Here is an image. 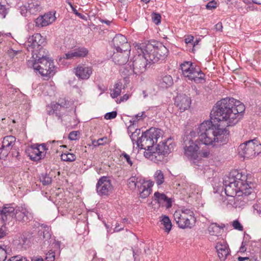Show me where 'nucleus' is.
<instances>
[{
	"instance_id": "f257e3e1",
	"label": "nucleus",
	"mask_w": 261,
	"mask_h": 261,
	"mask_svg": "<svg viewBox=\"0 0 261 261\" xmlns=\"http://www.w3.org/2000/svg\"><path fill=\"white\" fill-rule=\"evenodd\" d=\"M229 132L220 124L214 125L211 120L204 121L195 130L183 137L184 155L194 164L203 158L210 157L211 152L207 148L200 149V143L213 147L226 144L228 140Z\"/></svg>"
},
{
	"instance_id": "f03ea898",
	"label": "nucleus",
	"mask_w": 261,
	"mask_h": 261,
	"mask_svg": "<svg viewBox=\"0 0 261 261\" xmlns=\"http://www.w3.org/2000/svg\"><path fill=\"white\" fill-rule=\"evenodd\" d=\"M245 106L233 98L226 97L217 102L211 115L226 126L236 124L242 117Z\"/></svg>"
},
{
	"instance_id": "7ed1b4c3",
	"label": "nucleus",
	"mask_w": 261,
	"mask_h": 261,
	"mask_svg": "<svg viewBox=\"0 0 261 261\" xmlns=\"http://www.w3.org/2000/svg\"><path fill=\"white\" fill-rule=\"evenodd\" d=\"M14 215L16 220L22 224L27 223L33 218V214L24 206H17L14 208L10 206H5L0 210V220L2 221H10Z\"/></svg>"
},
{
	"instance_id": "20e7f679",
	"label": "nucleus",
	"mask_w": 261,
	"mask_h": 261,
	"mask_svg": "<svg viewBox=\"0 0 261 261\" xmlns=\"http://www.w3.org/2000/svg\"><path fill=\"white\" fill-rule=\"evenodd\" d=\"M137 48L146 51V56L149 63H155L164 60L167 56L168 49L161 43L157 42L155 45L149 43L137 44Z\"/></svg>"
},
{
	"instance_id": "39448f33",
	"label": "nucleus",
	"mask_w": 261,
	"mask_h": 261,
	"mask_svg": "<svg viewBox=\"0 0 261 261\" xmlns=\"http://www.w3.org/2000/svg\"><path fill=\"white\" fill-rule=\"evenodd\" d=\"M184 75L188 80L196 84L205 83V74L198 66L189 61H186L180 65Z\"/></svg>"
},
{
	"instance_id": "423d86ee",
	"label": "nucleus",
	"mask_w": 261,
	"mask_h": 261,
	"mask_svg": "<svg viewBox=\"0 0 261 261\" xmlns=\"http://www.w3.org/2000/svg\"><path fill=\"white\" fill-rule=\"evenodd\" d=\"M27 65L30 68H33L35 71H38L42 76H51L55 73L56 68L53 60L50 58L37 62L28 60Z\"/></svg>"
},
{
	"instance_id": "0eeeda50",
	"label": "nucleus",
	"mask_w": 261,
	"mask_h": 261,
	"mask_svg": "<svg viewBox=\"0 0 261 261\" xmlns=\"http://www.w3.org/2000/svg\"><path fill=\"white\" fill-rule=\"evenodd\" d=\"M238 152L244 158H252L261 152V144L256 139L249 140L239 146Z\"/></svg>"
},
{
	"instance_id": "6e6552de",
	"label": "nucleus",
	"mask_w": 261,
	"mask_h": 261,
	"mask_svg": "<svg viewBox=\"0 0 261 261\" xmlns=\"http://www.w3.org/2000/svg\"><path fill=\"white\" fill-rule=\"evenodd\" d=\"M194 214L190 209H182L176 211L173 216L178 226L181 228H191L192 224L191 221H195Z\"/></svg>"
},
{
	"instance_id": "1a4fd4ad",
	"label": "nucleus",
	"mask_w": 261,
	"mask_h": 261,
	"mask_svg": "<svg viewBox=\"0 0 261 261\" xmlns=\"http://www.w3.org/2000/svg\"><path fill=\"white\" fill-rule=\"evenodd\" d=\"M243 182V180L237 177H225L223 180L225 194L232 199L238 193H239V191H243V188L241 187Z\"/></svg>"
},
{
	"instance_id": "9d476101",
	"label": "nucleus",
	"mask_w": 261,
	"mask_h": 261,
	"mask_svg": "<svg viewBox=\"0 0 261 261\" xmlns=\"http://www.w3.org/2000/svg\"><path fill=\"white\" fill-rule=\"evenodd\" d=\"M138 178L136 176L130 177L127 180L128 186L129 188L133 189L140 183L141 186L139 187V185H138V187L140 197L142 198H145L150 195L152 191L151 188L153 185V182L151 180L145 181L144 180L142 182H141V180L138 181Z\"/></svg>"
},
{
	"instance_id": "9b49d317",
	"label": "nucleus",
	"mask_w": 261,
	"mask_h": 261,
	"mask_svg": "<svg viewBox=\"0 0 261 261\" xmlns=\"http://www.w3.org/2000/svg\"><path fill=\"white\" fill-rule=\"evenodd\" d=\"M167 141L163 142L162 144H159L155 151L152 152H146L145 155L149 158L151 161L159 163L164 160V158L171 151L173 146L171 143L167 144Z\"/></svg>"
},
{
	"instance_id": "f8f14e48",
	"label": "nucleus",
	"mask_w": 261,
	"mask_h": 261,
	"mask_svg": "<svg viewBox=\"0 0 261 261\" xmlns=\"http://www.w3.org/2000/svg\"><path fill=\"white\" fill-rule=\"evenodd\" d=\"M137 44L135 45V48L138 55L134 57L133 62V71L136 74H140L145 71L149 61L146 56V51L142 50V52H140V49L137 48Z\"/></svg>"
},
{
	"instance_id": "ddd939ff",
	"label": "nucleus",
	"mask_w": 261,
	"mask_h": 261,
	"mask_svg": "<svg viewBox=\"0 0 261 261\" xmlns=\"http://www.w3.org/2000/svg\"><path fill=\"white\" fill-rule=\"evenodd\" d=\"M113 189L110 180L107 176H102L96 184V190L100 196L109 195Z\"/></svg>"
},
{
	"instance_id": "4468645a",
	"label": "nucleus",
	"mask_w": 261,
	"mask_h": 261,
	"mask_svg": "<svg viewBox=\"0 0 261 261\" xmlns=\"http://www.w3.org/2000/svg\"><path fill=\"white\" fill-rule=\"evenodd\" d=\"M59 101L58 103H51L50 106H48L47 113L49 115L55 114L58 119L60 120L62 122V118L63 115L62 111L67 107V101L64 99H61Z\"/></svg>"
},
{
	"instance_id": "2eb2a0df",
	"label": "nucleus",
	"mask_w": 261,
	"mask_h": 261,
	"mask_svg": "<svg viewBox=\"0 0 261 261\" xmlns=\"http://www.w3.org/2000/svg\"><path fill=\"white\" fill-rule=\"evenodd\" d=\"M46 148L45 144H34L29 150V156L30 159L34 161H39L44 158L46 153Z\"/></svg>"
},
{
	"instance_id": "dca6fc26",
	"label": "nucleus",
	"mask_w": 261,
	"mask_h": 261,
	"mask_svg": "<svg viewBox=\"0 0 261 261\" xmlns=\"http://www.w3.org/2000/svg\"><path fill=\"white\" fill-rule=\"evenodd\" d=\"M254 198V193L251 192L247 194L246 192H243L242 195H238L237 197H233L229 199L230 204L235 207H241L247 204L249 201Z\"/></svg>"
},
{
	"instance_id": "f3484780",
	"label": "nucleus",
	"mask_w": 261,
	"mask_h": 261,
	"mask_svg": "<svg viewBox=\"0 0 261 261\" xmlns=\"http://www.w3.org/2000/svg\"><path fill=\"white\" fill-rule=\"evenodd\" d=\"M113 43L117 52L130 50V46L124 35L121 34L116 35L113 39Z\"/></svg>"
},
{
	"instance_id": "a211bd4d",
	"label": "nucleus",
	"mask_w": 261,
	"mask_h": 261,
	"mask_svg": "<svg viewBox=\"0 0 261 261\" xmlns=\"http://www.w3.org/2000/svg\"><path fill=\"white\" fill-rule=\"evenodd\" d=\"M45 44V38L40 34L36 33L29 38L27 45L34 50L44 46Z\"/></svg>"
},
{
	"instance_id": "6ab92c4d",
	"label": "nucleus",
	"mask_w": 261,
	"mask_h": 261,
	"mask_svg": "<svg viewBox=\"0 0 261 261\" xmlns=\"http://www.w3.org/2000/svg\"><path fill=\"white\" fill-rule=\"evenodd\" d=\"M93 71L92 67L85 64H79L74 68V72L76 76L81 80H88Z\"/></svg>"
},
{
	"instance_id": "aec40b11",
	"label": "nucleus",
	"mask_w": 261,
	"mask_h": 261,
	"mask_svg": "<svg viewBox=\"0 0 261 261\" xmlns=\"http://www.w3.org/2000/svg\"><path fill=\"white\" fill-rule=\"evenodd\" d=\"M56 19L55 12H49L39 16L35 20V25L37 27H46L54 22Z\"/></svg>"
},
{
	"instance_id": "412c9836",
	"label": "nucleus",
	"mask_w": 261,
	"mask_h": 261,
	"mask_svg": "<svg viewBox=\"0 0 261 261\" xmlns=\"http://www.w3.org/2000/svg\"><path fill=\"white\" fill-rule=\"evenodd\" d=\"M174 103L180 112H182L190 107L191 99L185 94L177 95L175 99Z\"/></svg>"
},
{
	"instance_id": "4be33fe9",
	"label": "nucleus",
	"mask_w": 261,
	"mask_h": 261,
	"mask_svg": "<svg viewBox=\"0 0 261 261\" xmlns=\"http://www.w3.org/2000/svg\"><path fill=\"white\" fill-rule=\"evenodd\" d=\"M215 248L221 261H224L230 254V250L226 242L223 240L217 242Z\"/></svg>"
},
{
	"instance_id": "5701e85b",
	"label": "nucleus",
	"mask_w": 261,
	"mask_h": 261,
	"mask_svg": "<svg viewBox=\"0 0 261 261\" xmlns=\"http://www.w3.org/2000/svg\"><path fill=\"white\" fill-rule=\"evenodd\" d=\"M146 135V132H145L142 134L141 137L137 139V144L141 149L149 151L154 143L153 139L147 137Z\"/></svg>"
},
{
	"instance_id": "b1692460",
	"label": "nucleus",
	"mask_w": 261,
	"mask_h": 261,
	"mask_svg": "<svg viewBox=\"0 0 261 261\" xmlns=\"http://www.w3.org/2000/svg\"><path fill=\"white\" fill-rule=\"evenodd\" d=\"M88 50L84 47L75 48L65 54L64 58L71 59L73 58H84L88 54Z\"/></svg>"
},
{
	"instance_id": "393cba45",
	"label": "nucleus",
	"mask_w": 261,
	"mask_h": 261,
	"mask_svg": "<svg viewBox=\"0 0 261 261\" xmlns=\"http://www.w3.org/2000/svg\"><path fill=\"white\" fill-rule=\"evenodd\" d=\"M31 51L32 57L30 60H35V62H37L50 58L48 51L44 48V46H41L40 48Z\"/></svg>"
},
{
	"instance_id": "a878e982",
	"label": "nucleus",
	"mask_w": 261,
	"mask_h": 261,
	"mask_svg": "<svg viewBox=\"0 0 261 261\" xmlns=\"http://www.w3.org/2000/svg\"><path fill=\"white\" fill-rule=\"evenodd\" d=\"M154 200L160 205L165 206L167 208L172 206L171 199L163 193L155 192L154 193Z\"/></svg>"
},
{
	"instance_id": "bb28decb",
	"label": "nucleus",
	"mask_w": 261,
	"mask_h": 261,
	"mask_svg": "<svg viewBox=\"0 0 261 261\" xmlns=\"http://www.w3.org/2000/svg\"><path fill=\"white\" fill-rule=\"evenodd\" d=\"M130 51H119L114 53L113 59L115 64L120 65H124L128 61Z\"/></svg>"
},
{
	"instance_id": "cd10ccee",
	"label": "nucleus",
	"mask_w": 261,
	"mask_h": 261,
	"mask_svg": "<svg viewBox=\"0 0 261 261\" xmlns=\"http://www.w3.org/2000/svg\"><path fill=\"white\" fill-rule=\"evenodd\" d=\"M163 131L160 128L151 127L146 131V136L153 139L154 143H156L158 139L163 136Z\"/></svg>"
},
{
	"instance_id": "c85d7f7f",
	"label": "nucleus",
	"mask_w": 261,
	"mask_h": 261,
	"mask_svg": "<svg viewBox=\"0 0 261 261\" xmlns=\"http://www.w3.org/2000/svg\"><path fill=\"white\" fill-rule=\"evenodd\" d=\"M29 14L30 15H37L42 9L41 5L37 2H31L27 4Z\"/></svg>"
},
{
	"instance_id": "c756f323",
	"label": "nucleus",
	"mask_w": 261,
	"mask_h": 261,
	"mask_svg": "<svg viewBox=\"0 0 261 261\" xmlns=\"http://www.w3.org/2000/svg\"><path fill=\"white\" fill-rule=\"evenodd\" d=\"M224 227V225L220 226L216 223H212L208 227V231L211 236L218 237L221 236L222 230Z\"/></svg>"
},
{
	"instance_id": "7c9ffc66",
	"label": "nucleus",
	"mask_w": 261,
	"mask_h": 261,
	"mask_svg": "<svg viewBox=\"0 0 261 261\" xmlns=\"http://www.w3.org/2000/svg\"><path fill=\"white\" fill-rule=\"evenodd\" d=\"M173 84V80L170 75H164L159 81L160 86L163 88H167Z\"/></svg>"
},
{
	"instance_id": "2f4dec72",
	"label": "nucleus",
	"mask_w": 261,
	"mask_h": 261,
	"mask_svg": "<svg viewBox=\"0 0 261 261\" xmlns=\"http://www.w3.org/2000/svg\"><path fill=\"white\" fill-rule=\"evenodd\" d=\"M16 141V138L13 136H7L4 138L3 141V145L10 149L14 145Z\"/></svg>"
},
{
	"instance_id": "473e14b6",
	"label": "nucleus",
	"mask_w": 261,
	"mask_h": 261,
	"mask_svg": "<svg viewBox=\"0 0 261 261\" xmlns=\"http://www.w3.org/2000/svg\"><path fill=\"white\" fill-rule=\"evenodd\" d=\"M155 182L158 186L162 185L165 181L164 174L161 170H157L153 175Z\"/></svg>"
},
{
	"instance_id": "72a5a7b5",
	"label": "nucleus",
	"mask_w": 261,
	"mask_h": 261,
	"mask_svg": "<svg viewBox=\"0 0 261 261\" xmlns=\"http://www.w3.org/2000/svg\"><path fill=\"white\" fill-rule=\"evenodd\" d=\"M161 222L164 226L165 231L168 233L169 232L172 228V224L169 218L167 216H163Z\"/></svg>"
},
{
	"instance_id": "f704fd0d",
	"label": "nucleus",
	"mask_w": 261,
	"mask_h": 261,
	"mask_svg": "<svg viewBox=\"0 0 261 261\" xmlns=\"http://www.w3.org/2000/svg\"><path fill=\"white\" fill-rule=\"evenodd\" d=\"M7 54L9 56V57L12 59H15V58L22 59V57L24 56L21 50H13L12 48H10L8 50Z\"/></svg>"
},
{
	"instance_id": "c9c22d12",
	"label": "nucleus",
	"mask_w": 261,
	"mask_h": 261,
	"mask_svg": "<svg viewBox=\"0 0 261 261\" xmlns=\"http://www.w3.org/2000/svg\"><path fill=\"white\" fill-rule=\"evenodd\" d=\"M123 87L122 83L119 82L114 85V88L111 93L112 98H115L120 95Z\"/></svg>"
},
{
	"instance_id": "e433bc0d",
	"label": "nucleus",
	"mask_w": 261,
	"mask_h": 261,
	"mask_svg": "<svg viewBox=\"0 0 261 261\" xmlns=\"http://www.w3.org/2000/svg\"><path fill=\"white\" fill-rule=\"evenodd\" d=\"M61 159L64 161L73 162L76 160V156L71 153H64L61 155Z\"/></svg>"
},
{
	"instance_id": "4c0bfd02",
	"label": "nucleus",
	"mask_w": 261,
	"mask_h": 261,
	"mask_svg": "<svg viewBox=\"0 0 261 261\" xmlns=\"http://www.w3.org/2000/svg\"><path fill=\"white\" fill-rule=\"evenodd\" d=\"M40 180L44 186L48 185L52 181L51 178L47 174H42L40 177Z\"/></svg>"
},
{
	"instance_id": "58836bf2",
	"label": "nucleus",
	"mask_w": 261,
	"mask_h": 261,
	"mask_svg": "<svg viewBox=\"0 0 261 261\" xmlns=\"http://www.w3.org/2000/svg\"><path fill=\"white\" fill-rule=\"evenodd\" d=\"M31 236L28 233L23 234L19 240L20 243L23 245H28L30 243Z\"/></svg>"
},
{
	"instance_id": "ea45409f",
	"label": "nucleus",
	"mask_w": 261,
	"mask_h": 261,
	"mask_svg": "<svg viewBox=\"0 0 261 261\" xmlns=\"http://www.w3.org/2000/svg\"><path fill=\"white\" fill-rule=\"evenodd\" d=\"M10 149L5 147L2 145L0 148V159H3L6 158L10 151Z\"/></svg>"
},
{
	"instance_id": "a19ab883",
	"label": "nucleus",
	"mask_w": 261,
	"mask_h": 261,
	"mask_svg": "<svg viewBox=\"0 0 261 261\" xmlns=\"http://www.w3.org/2000/svg\"><path fill=\"white\" fill-rule=\"evenodd\" d=\"M6 222L0 220V239L2 238L7 234L6 227L5 226Z\"/></svg>"
},
{
	"instance_id": "79ce46f5",
	"label": "nucleus",
	"mask_w": 261,
	"mask_h": 261,
	"mask_svg": "<svg viewBox=\"0 0 261 261\" xmlns=\"http://www.w3.org/2000/svg\"><path fill=\"white\" fill-rule=\"evenodd\" d=\"M232 226L235 229L240 231H242L243 230V226L238 220H235L232 222Z\"/></svg>"
},
{
	"instance_id": "37998d69",
	"label": "nucleus",
	"mask_w": 261,
	"mask_h": 261,
	"mask_svg": "<svg viewBox=\"0 0 261 261\" xmlns=\"http://www.w3.org/2000/svg\"><path fill=\"white\" fill-rule=\"evenodd\" d=\"M80 135V132L79 131H72L69 133L68 138L70 140H76Z\"/></svg>"
},
{
	"instance_id": "c03bdc74",
	"label": "nucleus",
	"mask_w": 261,
	"mask_h": 261,
	"mask_svg": "<svg viewBox=\"0 0 261 261\" xmlns=\"http://www.w3.org/2000/svg\"><path fill=\"white\" fill-rule=\"evenodd\" d=\"M7 258V253L5 249L0 246V261H5Z\"/></svg>"
},
{
	"instance_id": "a18cd8bd",
	"label": "nucleus",
	"mask_w": 261,
	"mask_h": 261,
	"mask_svg": "<svg viewBox=\"0 0 261 261\" xmlns=\"http://www.w3.org/2000/svg\"><path fill=\"white\" fill-rule=\"evenodd\" d=\"M20 12L23 16H28L29 14V10L28 9L27 4H25L20 7Z\"/></svg>"
},
{
	"instance_id": "49530a36",
	"label": "nucleus",
	"mask_w": 261,
	"mask_h": 261,
	"mask_svg": "<svg viewBox=\"0 0 261 261\" xmlns=\"http://www.w3.org/2000/svg\"><path fill=\"white\" fill-rule=\"evenodd\" d=\"M217 7V3L214 0L209 2L206 5V8L208 10H212L216 8Z\"/></svg>"
},
{
	"instance_id": "de8ad7c7",
	"label": "nucleus",
	"mask_w": 261,
	"mask_h": 261,
	"mask_svg": "<svg viewBox=\"0 0 261 261\" xmlns=\"http://www.w3.org/2000/svg\"><path fill=\"white\" fill-rule=\"evenodd\" d=\"M117 112L116 111H112L111 112L107 113L105 115V118L106 119L109 120V119H112L117 116Z\"/></svg>"
},
{
	"instance_id": "09e8293b",
	"label": "nucleus",
	"mask_w": 261,
	"mask_h": 261,
	"mask_svg": "<svg viewBox=\"0 0 261 261\" xmlns=\"http://www.w3.org/2000/svg\"><path fill=\"white\" fill-rule=\"evenodd\" d=\"M153 22L158 24L161 22V16L159 14L154 13L152 17Z\"/></svg>"
},
{
	"instance_id": "8fccbe9b",
	"label": "nucleus",
	"mask_w": 261,
	"mask_h": 261,
	"mask_svg": "<svg viewBox=\"0 0 261 261\" xmlns=\"http://www.w3.org/2000/svg\"><path fill=\"white\" fill-rule=\"evenodd\" d=\"M121 156L124 158V159L125 160L128 164L130 166L133 165V163L132 161L130 156L128 154H127L125 152H123L122 153Z\"/></svg>"
},
{
	"instance_id": "3c124183",
	"label": "nucleus",
	"mask_w": 261,
	"mask_h": 261,
	"mask_svg": "<svg viewBox=\"0 0 261 261\" xmlns=\"http://www.w3.org/2000/svg\"><path fill=\"white\" fill-rule=\"evenodd\" d=\"M55 259V254L54 252H49L46 254V256L45 257V260L46 261H54Z\"/></svg>"
},
{
	"instance_id": "603ef678",
	"label": "nucleus",
	"mask_w": 261,
	"mask_h": 261,
	"mask_svg": "<svg viewBox=\"0 0 261 261\" xmlns=\"http://www.w3.org/2000/svg\"><path fill=\"white\" fill-rule=\"evenodd\" d=\"M194 40V37L192 35H188L185 39V42L186 44H192Z\"/></svg>"
},
{
	"instance_id": "864d4df0",
	"label": "nucleus",
	"mask_w": 261,
	"mask_h": 261,
	"mask_svg": "<svg viewBox=\"0 0 261 261\" xmlns=\"http://www.w3.org/2000/svg\"><path fill=\"white\" fill-rule=\"evenodd\" d=\"M71 8H72V10L73 12V13L76 15L78 17H79L80 18L83 19H86V17L83 15L82 14L80 13H79V12H77V10L74 8L73 6H71Z\"/></svg>"
},
{
	"instance_id": "5fc2aeb1",
	"label": "nucleus",
	"mask_w": 261,
	"mask_h": 261,
	"mask_svg": "<svg viewBox=\"0 0 261 261\" xmlns=\"http://www.w3.org/2000/svg\"><path fill=\"white\" fill-rule=\"evenodd\" d=\"M108 141V138L107 137H103L99 138L98 139V143L99 144V145H104L106 144H107Z\"/></svg>"
},
{
	"instance_id": "6e6d98bb",
	"label": "nucleus",
	"mask_w": 261,
	"mask_h": 261,
	"mask_svg": "<svg viewBox=\"0 0 261 261\" xmlns=\"http://www.w3.org/2000/svg\"><path fill=\"white\" fill-rule=\"evenodd\" d=\"M0 13L2 15L3 18H5L7 14V11L5 7L0 5Z\"/></svg>"
},
{
	"instance_id": "4d7b16f0",
	"label": "nucleus",
	"mask_w": 261,
	"mask_h": 261,
	"mask_svg": "<svg viewBox=\"0 0 261 261\" xmlns=\"http://www.w3.org/2000/svg\"><path fill=\"white\" fill-rule=\"evenodd\" d=\"M9 261H28L25 257H21L19 259H16L15 257L12 259H10Z\"/></svg>"
},
{
	"instance_id": "13d9d810",
	"label": "nucleus",
	"mask_w": 261,
	"mask_h": 261,
	"mask_svg": "<svg viewBox=\"0 0 261 261\" xmlns=\"http://www.w3.org/2000/svg\"><path fill=\"white\" fill-rule=\"evenodd\" d=\"M133 256L134 257L135 261H138L139 260V258H138L139 254L138 253V251L136 252L134 251H133Z\"/></svg>"
},
{
	"instance_id": "bf43d9fd",
	"label": "nucleus",
	"mask_w": 261,
	"mask_h": 261,
	"mask_svg": "<svg viewBox=\"0 0 261 261\" xmlns=\"http://www.w3.org/2000/svg\"><path fill=\"white\" fill-rule=\"evenodd\" d=\"M99 20L101 22L105 23L108 25H109L112 22L111 21H110L108 20H105V19H100Z\"/></svg>"
},
{
	"instance_id": "052dcab7",
	"label": "nucleus",
	"mask_w": 261,
	"mask_h": 261,
	"mask_svg": "<svg viewBox=\"0 0 261 261\" xmlns=\"http://www.w3.org/2000/svg\"><path fill=\"white\" fill-rule=\"evenodd\" d=\"M216 29L218 31H221L222 29V23H217L215 25Z\"/></svg>"
},
{
	"instance_id": "680f3d73",
	"label": "nucleus",
	"mask_w": 261,
	"mask_h": 261,
	"mask_svg": "<svg viewBox=\"0 0 261 261\" xmlns=\"http://www.w3.org/2000/svg\"><path fill=\"white\" fill-rule=\"evenodd\" d=\"M143 114H144V113H143V112H142L141 114L139 113V114H137V115L135 116V118H136L137 120H139L141 119L142 118Z\"/></svg>"
},
{
	"instance_id": "e2e57ef3",
	"label": "nucleus",
	"mask_w": 261,
	"mask_h": 261,
	"mask_svg": "<svg viewBox=\"0 0 261 261\" xmlns=\"http://www.w3.org/2000/svg\"><path fill=\"white\" fill-rule=\"evenodd\" d=\"M129 98V96L127 94H124L122 97H121L120 101H123L124 100H127Z\"/></svg>"
},
{
	"instance_id": "0e129e2a",
	"label": "nucleus",
	"mask_w": 261,
	"mask_h": 261,
	"mask_svg": "<svg viewBox=\"0 0 261 261\" xmlns=\"http://www.w3.org/2000/svg\"><path fill=\"white\" fill-rule=\"evenodd\" d=\"M92 144L94 147H98L99 146V144L98 143V140H93L92 141Z\"/></svg>"
},
{
	"instance_id": "69168bd1",
	"label": "nucleus",
	"mask_w": 261,
	"mask_h": 261,
	"mask_svg": "<svg viewBox=\"0 0 261 261\" xmlns=\"http://www.w3.org/2000/svg\"><path fill=\"white\" fill-rule=\"evenodd\" d=\"M19 154V153L18 151H17L16 150L13 151L12 153V156H15L17 159H18Z\"/></svg>"
},
{
	"instance_id": "338daca9",
	"label": "nucleus",
	"mask_w": 261,
	"mask_h": 261,
	"mask_svg": "<svg viewBox=\"0 0 261 261\" xmlns=\"http://www.w3.org/2000/svg\"><path fill=\"white\" fill-rule=\"evenodd\" d=\"M32 261H44L43 259L40 257H34L32 259Z\"/></svg>"
},
{
	"instance_id": "774afa93",
	"label": "nucleus",
	"mask_w": 261,
	"mask_h": 261,
	"mask_svg": "<svg viewBox=\"0 0 261 261\" xmlns=\"http://www.w3.org/2000/svg\"><path fill=\"white\" fill-rule=\"evenodd\" d=\"M248 257H238V260L239 261H244L245 260L248 259Z\"/></svg>"
}]
</instances>
